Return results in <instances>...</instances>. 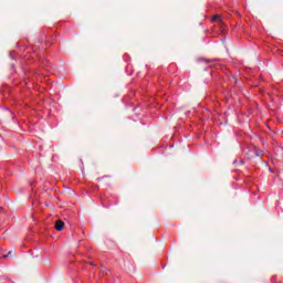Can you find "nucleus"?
I'll return each mask as SVG.
<instances>
[{
	"label": "nucleus",
	"mask_w": 283,
	"mask_h": 283,
	"mask_svg": "<svg viewBox=\"0 0 283 283\" xmlns=\"http://www.w3.org/2000/svg\"><path fill=\"white\" fill-rule=\"evenodd\" d=\"M55 231H61L62 229L65 228V222H63V220L59 219L55 221Z\"/></svg>",
	"instance_id": "obj_1"
},
{
	"label": "nucleus",
	"mask_w": 283,
	"mask_h": 283,
	"mask_svg": "<svg viewBox=\"0 0 283 283\" xmlns=\"http://www.w3.org/2000/svg\"><path fill=\"white\" fill-rule=\"evenodd\" d=\"M218 20H220V15H214L212 19V21H218Z\"/></svg>",
	"instance_id": "obj_2"
},
{
	"label": "nucleus",
	"mask_w": 283,
	"mask_h": 283,
	"mask_svg": "<svg viewBox=\"0 0 283 283\" xmlns=\"http://www.w3.org/2000/svg\"><path fill=\"white\" fill-rule=\"evenodd\" d=\"M12 255V251L8 252V254L3 255L2 258H10Z\"/></svg>",
	"instance_id": "obj_3"
}]
</instances>
